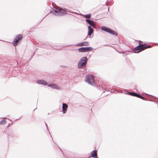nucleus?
I'll return each instance as SVG.
<instances>
[{
    "instance_id": "nucleus-1",
    "label": "nucleus",
    "mask_w": 158,
    "mask_h": 158,
    "mask_svg": "<svg viewBox=\"0 0 158 158\" xmlns=\"http://www.w3.org/2000/svg\"><path fill=\"white\" fill-rule=\"evenodd\" d=\"M66 8L61 9L57 10L53 9L50 13L52 14L57 16H64L67 14V10Z\"/></svg>"
},
{
    "instance_id": "nucleus-2",
    "label": "nucleus",
    "mask_w": 158,
    "mask_h": 158,
    "mask_svg": "<svg viewBox=\"0 0 158 158\" xmlns=\"http://www.w3.org/2000/svg\"><path fill=\"white\" fill-rule=\"evenodd\" d=\"M151 46L150 45H147L146 44H143L139 46H138L135 47L133 49L134 52L135 53H139L146 48H150Z\"/></svg>"
},
{
    "instance_id": "nucleus-3",
    "label": "nucleus",
    "mask_w": 158,
    "mask_h": 158,
    "mask_svg": "<svg viewBox=\"0 0 158 158\" xmlns=\"http://www.w3.org/2000/svg\"><path fill=\"white\" fill-rule=\"evenodd\" d=\"M94 77L92 75L89 74L86 76L85 81L92 86L95 85Z\"/></svg>"
},
{
    "instance_id": "nucleus-4",
    "label": "nucleus",
    "mask_w": 158,
    "mask_h": 158,
    "mask_svg": "<svg viewBox=\"0 0 158 158\" xmlns=\"http://www.w3.org/2000/svg\"><path fill=\"white\" fill-rule=\"evenodd\" d=\"M88 59L86 56L83 57L81 58L78 63V67L79 69L84 67L86 64Z\"/></svg>"
},
{
    "instance_id": "nucleus-5",
    "label": "nucleus",
    "mask_w": 158,
    "mask_h": 158,
    "mask_svg": "<svg viewBox=\"0 0 158 158\" xmlns=\"http://www.w3.org/2000/svg\"><path fill=\"white\" fill-rule=\"evenodd\" d=\"M23 38V35L21 34H18L15 38L13 41V45L16 47L19 44Z\"/></svg>"
},
{
    "instance_id": "nucleus-6",
    "label": "nucleus",
    "mask_w": 158,
    "mask_h": 158,
    "mask_svg": "<svg viewBox=\"0 0 158 158\" xmlns=\"http://www.w3.org/2000/svg\"><path fill=\"white\" fill-rule=\"evenodd\" d=\"M100 29L102 30L109 33L115 36L118 35L117 32L107 27L104 26H102L101 27Z\"/></svg>"
},
{
    "instance_id": "nucleus-7",
    "label": "nucleus",
    "mask_w": 158,
    "mask_h": 158,
    "mask_svg": "<svg viewBox=\"0 0 158 158\" xmlns=\"http://www.w3.org/2000/svg\"><path fill=\"white\" fill-rule=\"evenodd\" d=\"M93 48L91 47H82L79 48L78 49L79 52H89L92 51Z\"/></svg>"
},
{
    "instance_id": "nucleus-8",
    "label": "nucleus",
    "mask_w": 158,
    "mask_h": 158,
    "mask_svg": "<svg viewBox=\"0 0 158 158\" xmlns=\"http://www.w3.org/2000/svg\"><path fill=\"white\" fill-rule=\"evenodd\" d=\"M48 86L51 87L52 89H55L57 90H60V88L55 83H52L48 84Z\"/></svg>"
},
{
    "instance_id": "nucleus-9",
    "label": "nucleus",
    "mask_w": 158,
    "mask_h": 158,
    "mask_svg": "<svg viewBox=\"0 0 158 158\" xmlns=\"http://www.w3.org/2000/svg\"><path fill=\"white\" fill-rule=\"evenodd\" d=\"M68 108V105L65 103H62V109L63 113L65 114L66 113Z\"/></svg>"
},
{
    "instance_id": "nucleus-10",
    "label": "nucleus",
    "mask_w": 158,
    "mask_h": 158,
    "mask_svg": "<svg viewBox=\"0 0 158 158\" xmlns=\"http://www.w3.org/2000/svg\"><path fill=\"white\" fill-rule=\"evenodd\" d=\"M89 45V43L88 42H84L76 44V46L79 47L83 46H88Z\"/></svg>"
},
{
    "instance_id": "nucleus-11",
    "label": "nucleus",
    "mask_w": 158,
    "mask_h": 158,
    "mask_svg": "<svg viewBox=\"0 0 158 158\" xmlns=\"http://www.w3.org/2000/svg\"><path fill=\"white\" fill-rule=\"evenodd\" d=\"M97 150H95L92 151L90 153L91 156L93 158H96L97 157Z\"/></svg>"
},
{
    "instance_id": "nucleus-12",
    "label": "nucleus",
    "mask_w": 158,
    "mask_h": 158,
    "mask_svg": "<svg viewBox=\"0 0 158 158\" xmlns=\"http://www.w3.org/2000/svg\"><path fill=\"white\" fill-rule=\"evenodd\" d=\"M134 96L136 97L137 98H141V99H142L145 100H147V98H145L143 96H142L141 95H140L139 94H138L137 93H136L135 92V93Z\"/></svg>"
},
{
    "instance_id": "nucleus-13",
    "label": "nucleus",
    "mask_w": 158,
    "mask_h": 158,
    "mask_svg": "<svg viewBox=\"0 0 158 158\" xmlns=\"http://www.w3.org/2000/svg\"><path fill=\"white\" fill-rule=\"evenodd\" d=\"M88 35L91 36V34L93 33V30L90 26H88Z\"/></svg>"
},
{
    "instance_id": "nucleus-14",
    "label": "nucleus",
    "mask_w": 158,
    "mask_h": 158,
    "mask_svg": "<svg viewBox=\"0 0 158 158\" xmlns=\"http://www.w3.org/2000/svg\"><path fill=\"white\" fill-rule=\"evenodd\" d=\"M80 15L82 16H84L85 18L87 19L90 18L91 17V14H86L85 15H84L82 14H80Z\"/></svg>"
},
{
    "instance_id": "nucleus-15",
    "label": "nucleus",
    "mask_w": 158,
    "mask_h": 158,
    "mask_svg": "<svg viewBox=\"0 0 158 158\" xmlns=\"http://www.w3.org/2000/svg\"><path fill=\"white\" fill-rule=\"evenodd\" d=\"M40 84L44 85H47L48 86V84L47 82L43 80H40Z\"/></svg>"
},
{
    "instance_id": "nucleus-16",
    "label": "nucleus",
    "mask_w": 158,
    "mask_h": 158,
    "mask_svg": "<svg viewBox=\"0 0 158 158\" xmlns=\"http://www.w3.org/2000/svg\"><path fill=\"white\" fill-rule=\"evenodd\" d=\"M3 119V120L0 121V125H3L6 122V118L4 117Z\"/></svg>"
},
{
    "instance_id": "nucleus-17",
    "label": "nucleus",
    "mask_w": 158,
    "mask_h": 158,
    "mask_svg": "<svg viewBox=\"0 0 158 158\" xmlns=\"http://www.w3.org/2000/svg\"><path fill=\"white\" fill-rule=\"evenodd\" d=\"M85 21L87 23H88L90 25L93 23L92 21L88 19H85Z\"/></svg>"
},
{
    "instance_id": "nucleus-18",
    "label": "nucleus",
    "mask_w": 158,
    "mask_h": 158,
    "mask_svg": "<svg viewBox=\"0 0 158 158\" xmlns=\"http://www.w3.org/2000/svg\"><path fill=\"white\" fill-rule=\"evenodd\" d=\"M135 92H127L126 94L134 96Z\"/></svg>"
},
{
    "instance_id": "nucleus-19",
    "label": "nucleus",
    "mask_w": 158,
    "mask_h": 158,
    "mask_svg": "<svg viewBox=\"0 0 158 158\" xmlns=\"http://www.w3.org/2000/svg\"><path fill=\"white\" fill-rule=\"evenodd\" d=\"M90 26H92L93 28L96 29V25L94 23L90 25Z\"/></svg>"
},
{
    "instance_id": "nucleus-20",
    "label": "nucleus",
    "mask_w": 158,
    "mask_h": 158,
    "mask_svg": "<svg viewBox=\"0 0 158 158\" xmlns=\"http://www.w3.org/2000/svg\"><path fill=\"white\" fill-rule=\"evenodd\" d=\"M45 125H46V128H47V130L48 131V132L49 133V134H50V136H51V137L52 139V136L51 135V134H50V132H49V131L48 130V126L47 125V123L46 122H45Z\"/></svg>"
},
{
    "instance_id": "nucleus-21",
    "label": "nucleus",
    "mask_w": 158,
    "mask_h": 158,
    "mask_svg": "<svg viewBox=\"0 0 158 158\" xmlns=\"http://www.w3.org/2000/svg\"><path fill=\"white\" fill-rule=\"evenodd\" d=\"M38 79L37 78L35 77V76H33V81H35L36 80Z\"/></svg>"
},
{
    "instance_id": "nucleus-22",
    "label": "nucleus",
    "mask_w": 158,
    "mask_h": 158,
    "mask_svg": "<svg viewBox=\"0 0 158 158\" xmlns=\"http://www.w3.org/2000/svg\"><path fill=\"white\" fill-rule=\"evenodd\" d=\"M139 41V45H138V46H139V45H142V44H142L143 42H142V41H140V40H139V41Z\"/></svg>"
},
{
    "instance_id": "nucleus-23",
    "label": "nucleus",
    "mask_w": 158,
    "mask_h": 158,
    "mask_svg": "<svg viewBox=\"0 0 158 158\" xmlns=\"http://www.w3.org/2000/svg\"><path fill=\"white\" fill-rule=\"evenodd\" d=\"M36 83H37L38 84H40V80L38 79L36 82Z\"/></svg>"
},
{
    "instance_id": "nucleus-24",
    "label": "nucleus",
    "mask_w": 158,
    "mask_h": 158,
    "mask_svg": "<svg viewBox=\"0 0 158 158\" xmlns=\"http://www.w3.org/2000/svg\"><path fill=\"white\" fill-rule=\"evenodd\" d=\"M71 13H73V14H76V15H80V14H78V13H77L76 12H71Z\"/></svg>"
},
{
    "instance_id": "nucleus-25",
    "label": "nucleus",
    "mask_w": 158,
    "mask_h": 158,
    "mask_svg": "<svg viewBox=\"0 0 158 158\" xmlns=\"http://www.w3.org/2000/svg\"><path fill=\"white\" fill-rule=\"evenodd\" d=\"M152 98L154 99H158V98H157L155 96H152Z\"/></svg>"
},
{
    "instance_id": "nucleus-26",
    "label": "nucleus",
    "mask_w": 158,
    "mask_h": 158,
    "mask_svg": "<svg viewBox=\"0 0 158 158\" xmlns=\"http://www.w3.org/2000/svg\"><path fill=\"white\" fill-rule=\"evenodd\" d=\"M12 124V123H9L8 125L7 126V127H9V126H10Z\"/></svg>"
},
{
    "instance_id": "nucleus-27",
    "label": "nucleus",
    "mask_w": 158,
    "mask_h": 158,
    "mask_svg": "<svg viewBox=\"0 0 158 158\" xmlns=\"http://www.w3.org/2000/svg\"><path fill=\"white\" fill-rule=\"evenodd\" d=\"M67 12H69L70 13H71V12H72V11H70V10L69 11H67Z\"/></svg>"
},
{
    "instance_id": "nucleus-28",
    "label": "nucleus",
    "mask_w": 158,
    "mask_h": 158,
    "mask_svg": "<svg viewBox=\"0 0 158 158\" xmlns=\"http://www.w3.org/2000/svg\"><path fill=\"white\" fill-rule=\"evenodd\" d=\"M106 6H108V4H107L106 3Z\"/></svg>"
},
{
    "instance_id": "nucleus-29",
    "label": "nucleus",
    "mask_w": 158,
    "mask_h": 158,
    "mask_svg": "<svg viewBox=\"0 0 158 158\" xmlns=\"http://www.w3.org/2000/svg\"><path fill=\"white\" fill-rule=\"evenodd\" d=\"M7 134H8V136H9V135H9V134H8V133H7Z\"/></svg>"
},
{
    "instance_id": "nucleus-30",
    "label": "nucleus",
    "mask_w": 158,
    "mask_h": 158,
    "mask_svg": "<svg viewBox=\"0 0 158 158\" xmlns=\"http://www.w3.org/2000/svg\"><path fill=\"white\" fill-rule=\"evenodd\" d=\"M108 11H109V8H108Z\"/></svg>"
}]
</instances>
